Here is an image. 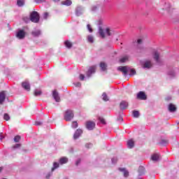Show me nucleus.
Instances as JSON below:
<instances>
[{
  "label": "nucleus",
  "instance_id": "obj_35",
  "mask_svg": "<svg viewBox=\"0 0 179 179\" xmlns=\"http://www.w3.org/2000/svg\"><path fill=\"white\" fill-rule=\"evenodd\" d=\"M22 146L21 144H15V145L13 146V149H19Z\"/></svg>",
  "mask_w": 179,
  "mask_h": 179
},
{
  "label": "nucleus",
  "instance_id": "obj_3",
  "mask_svg": "<svg viewBox=\"0 0 179 179\" xmlns=\"http://www.w3.org/2000/svg\"><path fill=\"white\" fill-rule=\"evenodd\" d=\"M86 125V128L89 129V131H92L93 129H94V127H96V123H94V122L92 121H87L85 123Z\"/></svg>",
  "mask_w": 179,
  "mask_h": 179
},
{
  "label": "nucleus",
  "instance_id": "obj_8",
  "mask_svg": "<svg viewBox=\"0 0 179 179\" xmlns=\"http://www.w3.org/2000/svg\"><path fill=\"white\" fill-rule=\"evenodd\" d=\"M52 96L55 101H57V103H59L61 101V98L59 97V94H58L57 90H54L52 92Z\"/></svg>",
  "mask_w": 179,
  "mask_h": 179
},
{
  "label": "nucleus",
  "instance_id": "obj_45",
  "mask_svg": "<svg viewBox=\"0 0 179 179\" xmlns=\"http://www.w3.org/2000/svg\"><path fill=\"white\" fill-rule=\"evenodd\" d=\"M3 136H2V133L0 134V141H2L3 139Z\"/></svg>",
  "mask_w": 179,
  "mask_h": 179
},
{
  "label": "nucleus",
  "instance_id": "obj_25",
  "mask_svg": "<svg viewBox=\"0 0 179 179\" xmlns=\"http://www.w3.org/2000/svg\"><path fill=\"white\" fill-rule=\"evenodd\" d=\"M64 44L67 48H72V43H71L69 41H66Z\"/></svg>",
  "mask_w": 179,
  "mask_h": 179
},
{
  "label": "nucleus",
  "instance_id": "obj_12",
  "mask_svg": "<svg viewBox=\"0 0 179 179\" xmlns=\"http://www.w3.org/2000/svg\"><path fill=\"white\" fill-rule=\"evenodd\" d=\"M6 99V94H5V91H2L0 92V104H3V101Z\"/></svg>",
  "mask_w": 179,
  "mask_h": 179
},
{
  "label": "nucleus",
  "instance_id": "obj_24",
  "mask_svg": "<svg viewBox=\"0 0 179 179\" xmlns=\"http://www.w3.org/2000/svg\"><path fill=\"white\" fill-rule=\"evenodd\" d=\"M100 68L102 69V71H106L107 70V64H106V63H104V62H101Z\"/></svg>",
  "mask_w": 179,
  "mask_h": 179
},
{
  "label": "nucleus",
  "instance_id": "obj_43",
  "mask_svg": "<svg viewBox=\"0 0 179 179\" xmlns=\"http://www.w3.org/2000/svg\"><path fill=\"white\" fill-rule=\"evenodd\" d=\"M80 164V159H78L76 162V166H79Z\"/></svg>",
  "mask_w": 179,
  "mask_h": 179
},
{
  "label": "nucleus",
  "instance_id": "obj_23",
  "mask_svg": "<svg viewBox=\"0 0 179 179\" xmlns=\"http://www.w3.org/2000/svg\"><path fill=\"white\" fill-rule=\"evenodd\" d=\"M99 34L102 38H105L106 35L104 34V31L101 27H99Z\"/></svg>",
  "mask_w": 179,
  "mask_h": 179
},
{
  "label": "nucleus",
  "instance_id": "obj_14",
  "mask_svg": "<svg viewBox=\"0 0 179 179\" xmlns=\"http://www.w3.org/2000/svg\"><path fill=\"white\" fill-rule=\"evenodd\" d=\"M152 65L153 64H152L151 61L147 60V61L145 62V63L143 66V68H148V69L152 68Z\"/></svg>",
  "mask_w": 179,
  "mask_h": 179
},
{
  "label": "nucleus",
  "instance_id": "obj_28",
  "mask_svg": "<svg viewBox=\"0 0 179 179\" xmlns=\"http://www.w3.org/2000/svg\"><path fill=\"white\" fill-rule=\"evenodd\" d=\"M133 116L134 117V118H138L139 117V111L134 110L133 111Z\"/></svg>",
  "mask_w": 179,
  "mask_h": 179
},
{
  "label": "nucleus",
  "instance_id": "obj_37",
  "mask_svg": "<svg viewBox=\"0 0 179 179\" xmlns=\"http://www.w3.org/2000/svg\"><path fill=\"white\" fill-rule=\"evenodd\" d=\"M99 120L100 122H101V124H106V120H104V118L99 117Z\"/></svg>",
  "mask_w": 179,
  "mask_h": 179
},
{
  "label": "nucleus",
  "instance_id": "obj_39",
  "mask_svg": "<svg viewBox=\"0 0 179 179\" xmlns=\"http://www.w3.org/2000/svg\"><path fill=\"white\" fill-rule=\"evenodd\" d=\"M36 3H41L43 2H45V0H34Z\"/></svg>",
  "mask_w": 179,
  "mask_h": 179
},
{
  "label": "nucleus",
  "instance_id": "obj_22",
  "mask_svg": "<svg viewBox=\"0 0 179 179\" xmlns=\"http://www.w3.org/2000/svg\"><path fill=\"white\" fill-rule=\"evenodd\" d=\"M119 170H120V171H123L124 177H128V176H129V172H128V171L125 170V169L120 168Z\"/></svg>",
  "mask_w": 179,
  "mask_h": 179
},
{
  "label": "nucleus",
  "instance_id": "obj_9",
  "mask_svg": "<svg viewBox=\"0 0 179 179\" xmlns=\"http://www.w3.org/2000/svg\"><path fill=\"white\" fill-rule=\"evenodd\" d=\"M94 72H96V66H91L87 72V76L88 78H90L92 76V74L94 73Z\"/></svg>",
  "mask_w": 179,
  "mask_h": 179
},
{
  "label": "nucleus",
  "instance_id": "obj_30",
  "mask_svg": "<svg viewBox=\"0 0 179 179\" xmlns=\"http://www.w3.org/2000/svg\"><path fill=\"white\" fill-rule=\"evenodd\" d=\"M3 118L6 121H9L10 120V116L8 113H5Z\"/></svg>",
  "mask_w": 179,
  "mask_h": 179
},
{
  "label": "nucleus",
  "instance_id": "obj_31",
  "mask_svg": "<svg viewBox=\"0 0 179 179\" xmlns=\"http://www.w3.org/2000/svg\"><path fill=\"white\" fill-rule=\"evenodd\" d=\"M20 139H21L20 136H15L14 138V141L15 143H18L20 141Z\"/></svg>",
  "mask_w": 179,
  "mask_h": 179
},
{
  "label": "nucleus",
  "instance_id": "obj_19",
  "mask_svg": "<svg viewBox=\"0 0 179 179\" xmlns=\"http://www.w3.org/2000/svg\"><path fill=\"white\" fill-rule=\"evenodd\" d=\"M160 159V155L159 154H154L151 157V160L153 162H157Z\"/></svg>",
  "mask_w": 179,
  "mask_h": 179
},
{
  "label": "nucleus",
  "instance_id": "obj_1",
  "mask_svg": "<svg viewBox=\"0 0 179 179\" xmlns=\"http://www.w3.org/2000/svg\"><path fill=\"white\" fill-rule=\"evenodd\" d=\"M30 20L33 22V23H38L40 22V15L37 11H33L30 15Z\"/></svg>",
  "mask_w": 179,
  "mask_h": 179
},
{
  "label": "nucleus",
  "instance_id": "obj_46",
  "mask_svg": "<svg viewBox=\"0 0 179 179\" xmlns=\"http://www.w3.org/2000/svg\"><path fill=\"white\" fill-rule=\"evenodd\" d=\"M50 177H51V174L48 173V174L46 176V178H47V179H50Z\"/></svg>",
  "mask_w": 179,
  "mask_h": 179
},
{
  "label": "nucleus",
  "instance_id": "obj_20",
  "mask_svg": "<svg viewBox=\"0 0 179 179\" xmlns=\"http://www.w3.org/2000/svg\"><path fill=\"white\" fill-rule=\"evenodd\" d=\"M62 5H65L66 6H71L72 5V1L65 0L62 1Z\"/></svg>",
  "mask_w": 179,
  "mask_h": 179
},
{
  "label": "nucleus",
  "instance_id": "obj_4",
  "mask_svg": "<svg viewBox=\"0 0 179 179\" xmlns=\"http://www.w3.org/2000/svg\"><path fill=\"white\" fill-rule=\"evenodd\" d=\"M22 87L27 92H30L31 87H30V83L29 81H24L22 83Z\"/></svg>",
  "mask_w": 179,
  "mask_h": 179
},
{
  "label": "nucleus",
  "instance_id": "obj_42",
  "mask_svg": "<svg viewBox=\"0 0 179 179\" xmlns=\"http://www.w3.org/2000/svg\"><path fill=\"white\" fill-rule=\"evenodd\" d=\"M43 17H44V19H47L48 17V13H45Z\"/></svg>",
  "mask_w": 179,
  "mask_h": 179
},
{
  "label": "nucleus",
  "instance_id": "obj_5",
  "mask_svg": "<svg viewBox=\"0 0 179 179\" xmlns=\"http://www.w3.org/2000/svg\"><path fill=\"white\" fill-rule=\"evenodd\" d=\"M137 99H138V100H146V99H148V96L144 92L141 91L137 94Z\"/></svg>",
  "mask_w": 179,
  "mask_h": 179
},
{
  "label": "nucleus",
  "instance_id": "obj_26",
  "mask_svg": "<svg viewBox=\"0 0 179 179\" xmlns=\"http://www.w3.org/2000/svg\"><path fill=\"white\" fill-rule=\"evenodd\" d=\"M58 167H59V164L58 162H54L53 167L52 168V171H54V170L58 169Z\"/></svg>",
  "mask_w": 179,
  "mask_h": 179
},
{
  "label": "nucleus",
  "instance_id": "obj_7",
  "mask_svg": "<svg viewBox=\"0 0 179 179\" xmlns=\"http://www.w3.org/2000/svg\"><path fill=\"white\" fill-rule=\"evenodd\" d=\"M26 36V33L24 32V31L23 30H20L17 33V35H16V37L17 38H19L20 40H22L23 38H24Z\"/></svg>",
  "mask_w": 179,
  "mask_h": 179
},
{
  "label": "nucleus",
  "instance_id": "obj_47",
  "mask_svg": "<svg viewBox=\"0 0 179 179\" xmlns=\"http://www.w3.org/2000/svg\"><path fill=\"white\" fill-rule=\"evenodd\" d=\"M36 125H41V122H36Z\"/></svg>",
  "mask_w": 179,
  "mask_h": 179
},
{
  "label": "nucleus",
  "instance_id": "obj_32",
  "mask_svg": "<svg viewBox=\"0 0 179 179\" xmlns=\"http://www.w3.org/2000/svg\"><path fill=\"white\" fill-rule=\"evenodd\" d=\"M41 91L39 90V91H35L34 92V96H41Z\"/></svg>",
  "mask_w": 179,
  "mask_h": 179
},
{
  "label": "nucleus",
  "instance_id": "obj_18",
  "mask_svg": "<svg viewBox=\"0 0 179 179\" xmlns=\"http://www.w3.org/2000/svg\"><path fill=\"white\" fill-rule=\"evenodd\" d=\"M127 146L129 149H132V148L135 146V142H134V140H129L127 141Z\"/></svg>",
  "mask_w": 179,
  "mask_h": 179
},
{
  "label": "nucleus",
  "instance_id": "obj_49",
  "mask_svg": "<svg viewBox=\"0 0 179 179\" xmlns=\"http://www.w3.org/2000/svg\"><path fill=\"white\" fill-rule=\"evenodd\" d=\"M77 86H80V83H78Z\"/></svg>",
  "mask_w": 179,
  "mask_h": 179
},
{
  "label": "nucleus",
  "instance_id": "obj_6",
  "mask_svg": "<svg viewBox=\"0 0 179 179\" xmlns=\"http://www.w3.org/2000/svg\"><path fill=\"white\" fill-rule=\"evenodd\" d=\"M117 71H120V72H122L124 76L128 75V67L126 66H120L117 68Z\"/></svg>",
  "mask_w": 179,
  "mask_h": 179
},
{
  "label": "nucleus",
  "instance_id": "obj_16",
  "mask_svg": "<svg viewBox=\"0 0 179 179\" xmlns=\"http://www.w3.org/2000/svg\"><path fill=\"white\" fill-rule=\"evenodd\" d=\"M31 35L33 36V37H38L39 36L41 35V31L38 29L33 31L31 32Z\"/></svg>",
  "mask_w": 179,
  "mask_h": 179
},
{
  "label": "nucleus",
  "instance_id": "obj_36",
  "mask_svg": "<svg viewBox=\"0 0 179 179\" xmlns=\"http://www.w3.org/2000/svg\"><path fill=\"white\" fill-rule=\"evenodd\" d=\"M130 72L131 75H136V71H135V69H131Z\"/></svg>",
  "mask_w": 179,
  "mask_h": 179
},
{
  "label": "nucleus",
  "instance_id": "obj_40",
  "mask_svg": "<svg viewBox=\"0 0 179 179\" xmlns=\"http://www.w3.org/2000/svg\"><path fill=\"white\" fill-rule=\"evenodd\" d=\"M80 80H85V75L80 74Z\"/></svg>",
  "mask_w": 179,
  "mask_h": 179
},
{
  "label": "nucleus",
  "instance_id": "obj_48",
  "mask_svg": "<svg viewBox=\"0 0 179 179\" xmlns=\"http://www.w3.org/2000/svg\"><path fill=\"white\" fill-rule=\"evenodd\" d=\"M54 2H59V0H53Z\"/></svg>",
  "mask_w": 179,
  "mask_h": 179
},
{
  "label": "nucleus",
  "instance_id": "obj_38",
  "mask_svg": "<svg viewBox=\"0 0 179 179\" xmlns=\"http://www.w3.org/2000/svg\"><path fill=\"white\" fill-rule=\"evenodd\" d=\"M90 33H92L93 31V29H92V27H90V24H87V26Z\"/></svg>",
  "mask_w": 179,
  "mask_h": 179
},
{
  "label": "nucleus",
  "instance_id": "obj_29",
  "mask_svg": "<svg viewBox=\"0 0 179 179\" xmlns=\"http://www.w3.org/2000/svg\"><path fill=\"white\" fill-rule=\"evenodd\" d=\"M102 97L104 101H108V96H107V94L103 93Z\"/></svg>",
  "mask_w": 179,
  "mask_h": 179
},
{
  "label": "nucleus",
  "instance_id": "obj_41",
  "mask_svg": "<svg viewBox=\"0 0 179 179\" xmlns=\"http://www.w3.org/2000/svg\"><path fill=\"white\" fill-rule=\"evenodd\" d=\"M78 127V122H73V128H76Z\"/></svg>",
  "mask_w": 179,
  "mask_h": 179
},
{
  "label": "nucleus",
  "instance_id": "obj_11",
  "mask_svg": "<svg viewBox=\"0 0 179 179\" xmlns=\"http://www.w3.org/2000/svg\"><path fill=\"white\" fill-rule=\"evenodd\" d=\"M82 134H83V130L82 129H78L73 135V139H78Z\"/></svg>",
  "mask_w": 179,
  "mask_h": 179
},
{
  "label": "nucleus",
  "instance_id": "obj_33",
  "mask_svg": "<svg viewBox=\"0 0 179 179\" xmlns=\"http://www.w3.org/2000/svg\"><path fill=\"white\" fill-rule=\"evenodd\" d=\"M87 40H88L89 43H93V41H94L93 36H88Z\"/></svg>",
  "mask_w": 179,
  "mask_h": 179
},
{
  "label": "nucleus",
  "instance_id": "obj_10",
  "mask_svg": "<svg viewBox=\"0 0 179 179\" xmlns=\"http://www.w3.org/2000/svg\"><path fill=\"white\" fill-rule=\"evenodd\" d=\"M128 102L122 101L120 103V110H127V108H128Z\"/></svg>",
  "mask_w": 179,
  "mask_h": 179
},
{
  "label": "nucleus",
  "instance_id": "obj_13",
  "mask_svg": "<svg viewBox=\"0 0 179 179\" xmlns=\"http://www.w3.org/2000/svg\"><path fill=\"white\" fill-rule=\"evenodd\" d=\"M153 59H155V61H156V62L157 63L160 62V54L158 53L157 51H155L154 52Z\"/></svg>",
  "mask_w": 179,
  "mask_h": 179
},
{
  "label": "nucleus",
  "instance_id": "obj_2",
  "mask_svg": "<svg viewBox=\"0 0 179 179\" xmlns=\"http://www.w3.org/2000/svg\"><path fill=\"white\" fill-rule=\"evenodd\" d=\"M73 111H72L71 110H67L66 111V113L64 115V120L66 121H71V120H73Z\"/></svg>",
  "mask_w": 179,
  "mask_h": 179
},
{
  "label": "nucleus",
  "instance_id": "obj_17",
  "mask_svg": "<svg viewBox=\"0 0 179 179\" xmlns=\"http://www.w3.org/2000/svg\"><path fill=\"white\" fill-rule=\"evenodd\" d=\"M60 164H66L68 163V158L66 157H61L59 160Z\"/></svg>",
  "mask_w": 179,
  "mask_h": 179
},
{
  "label": "nucleus",
  "instance_id": "obj_15",
  "mask_svg": "<svg viewBox=\"0 0 179 179\" xmlns=\"http://www.w3.org/2000/svg\"><path fill=\"white\" fill-rule=\"evenodd\" d=\"M168 109H169V110L171 113H174V111H176V110H177V108L176 107V105H174V104H173V103H170V104L169 105Z\"/></svg>",
  "mask_w": 179,
  "mask_h": 179
},
{
  "label": "nucleus",
  "instance_id": "obj_34",
  "mask_svg": "<svg viewBox=\"0 0 179 179\" xmlns=\"http://www.w3.org/2000/svg\"><path fill=\"white\" fill-rule=\"evenodd\" d=\"M106 33L107 36H111V32H110V28H106Z\"/></svg>",
  "mask_w": 179,
  "mask_h": 179
},
{
  "label": "nucleus",
  "instance_id": "obj_21",
  "mask_svg": "<svg viewBox=\"0 0 179 179\" xmlns=\"http://www.w3.org/2000/svg\"><path fill=\"white\" fill-rule=\"evenodd\" d=\"M128 59H129V57L128 56H124L120 59L119 62H120V64H124V62H127Z\"/></svg>",
  "mask_w": 179,
  "mask_h": 179
},
{
  "label": "nucleus",
  "instance_id": "obj_27",
  "mask_svg": "<svg viewBox=\"0 0 179 179\" xmlns=\"http://www.w3.org/2000/svg\"><path fill=\"white\" fill-rule=\"evenodd\" d=\"M17 6H23L24 5V0H17Z\"/></svg>",
  "mask_w": 179,
  "mask_h": 179
},
{
  "label": "nucleus",
  "instance_id": "obj_51",
  "mask_svg": "<svg viewBox=\"0 0 179 179\" xmlns=\"http://www.w3.org/2000/svg\"><path fill=\"white\" fill-rule=\"evenodd\" d=\"M3 179H6V178H3Z\"/></svg>",
  "mask_w": 179,
  "mask_h": 179
},
{
  "label": "nucleus",
  "instance_id": "obj_44",
  "mask_svg": "<svg viewBox=\"0 0 179 179\" xmlns=\"http://www.w3.org/2000/svg\"><path fill=\"white\" fill-rule=\"evenodd\" d=\"M137 43L138 44H142V39H138Z\"/></svg>",
  "mask_w": 179,
  "mask_h": 179
},
{
  "label": "nucleus",
  "instance_id": "obj_50",
  "mask_svg": "<svg viewBox=\"0 0 179 179\" xmlns=\"http://www.w3.org/2000/svg\"><path fill=\"white\" fill-rule=\"evenodd\" d=\"M2 171V168L0 167V173Z\"/></svg>",
  "mask_w": 179,
  "mask_h": 179
}]
</instances>
